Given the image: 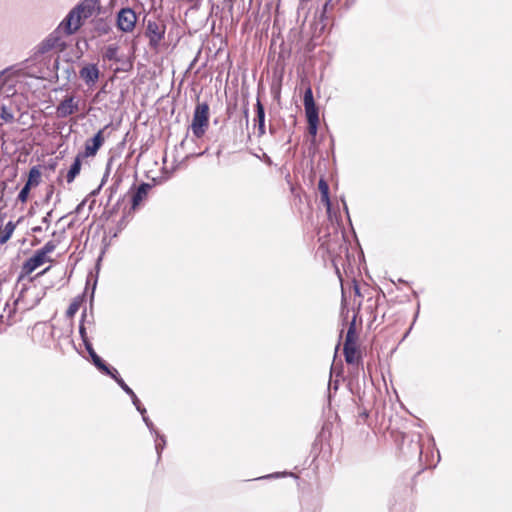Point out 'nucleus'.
<instances>
[{
	"label": "nucleus",
	"mask_w": 512,
	"mask_h": 512,
	"mask_svg": "<svg viewBox=\"0 0 512 512\" xmlns=\"http://www.w3.org/2000/svg\"><path fill=\"white\" fill-rule=\"evenodd\" d=\"M303 104H304V106L315 104V100H314V97H313V92H312V89L310 87H308L305 90V92H304Z\"/></svg>",
	"instance_id": "nucleus-37"
},
{
	"label": "nucleus",
	"mask_w": 512,
	"mask_h": 512,
	"mask_svg": "<svg viewBox=\"0 0 512 512\" xmlns=\"http://www.w3.org/2000/svg\"><path fill=\"white\" fill-rule=\"evenodd\" d=\"M307 124H308V133L312 137L315 138L317 135V131H318L319 121L307 122Z\"/></svg>",
	"instance_id": "nucleus-41"
},
{
	"label": "nucleus",
	"mask_w": 512,
	"mask_h": 512,
	"mask_svg": "<svg viewBox=\"0 0 512 512\" xmlns=\"http://www.w3.org/2000/svg\"><path fill=\"white\" fill-rule=\"evenodd\" d=\"M269 131H270V133H271V134H274L275 129H274L273 127H271V126H270V127H269Z\"/></svg>",
	"instance_id": "nucleus-64"
},
{
	"label": "nucleus",
	"mask_w": 512,
	"mask_h": 512,
	"mask_svg": "<svg viewBox=\"0 0 512 512\" xmlns=\"http://www.w3.org/2000/svg\"><path fill=\"white\" fill-rule=\"evenodd\" d=\"M318 189L320 192L321 202L326 207L327 213L330 215L332 209V203L329 196V185L324 178H321L318 182Z\"/></svg>",
	"instance_id": "nucleus-17"
},
{
	"label": "nucleus",
	"mask_w": 512,
	"mask_h": 512,
	"mask_svg": "<svg viewBox=\"0 0 512 512\" xmlns=\"http://www.w3.org/2000/svg\"><path fill=\"white\" fill-rule=\"evenodd\" d=\"M65 72L67 73V79H68V80L70 79L71 74H74V75H75V71H74V68H73L72 66H68V67L65 69Z\"/></svg>",
	"instance_id": "nucleus-50"
},
{
	"label": "nucleus",
	"mask_w": 512,
	"mask_h": 512,
	"mask_svg": "<svg viewBox=\"0 0 512 512\" xmlns=\"http://www.w3.org/2000/svg\"><path fill=\"white\" fill-rule=\"evenodd\" d=\"M54 193V187L53 186H49L48 190H47V193L45 195V198H44V202L47 203L50 201L52 195Z\"/></svg>",
	"instance_id": "nucleus-44"
},
{
	"label": "nucleus",
	"mask_w": 512,
	"mask_h": 512,
	"mask_svg": "<svg viewBox=\"0 0 512 512\" xmlns=\"http://www.w3.org/2000/svg\"><path fill=\"white\" fill-rule=\"evenodd\" d=\"M0 118L4 120L6 123H11L14 120V113L11 106L6 105L5 103L0 104Z\"/></svg>",
	"instance_id": "nucleus-28"
},
{
	"label": "nucleus",
	"mask_w": 512,
	"mask_h": 512,
	"mask_svg": "<svg viewBox=\"0 0 512 512\" xmlns=\"http://www.w3.org/2000/svg\"><path fill=\"white\" fill-rule=\"evenodd\" d=\"M304 108L307 122L319 121V110L316 103L313 105H306Z\"/></svg>",
	"instance_id": "nucleus-29"
},
{
	"label": "nucleus",
	"mask_w": 512,
	"mask_h": 512,
	"mask_svg": "<svg viewBox=\"0 0 512 512\" xmlns=\"http://www.w3.org/2000/svg\"><path fill=\"white\" fill-rule=\"evenodd\" d=\"M119 47L116 44H110L105 47L103 52V59L107 61L119 62L120 58L118 56Z\"/></svg>",
	"instance_id": "nucleus-23"
},
{
	"label": "nucleus",
	"mask_w": 512,
	"mask_h": 512,
	"mask_svg": "<svg viewBox=\"0 0 512 512\" xmlns=\"http://www.w3.org/2000/svg\"><path fill=\"white\" fill-rule=\"evenodd\" d=\"M40 242H41V240H40V239H38V238H34V239H33V241H32V243H31V245H32V246H36V245H38Z\"/></svg>",
	"instance_id": "nucleus-58"
},
{
	"label": "nucleus",
	"mask_w": 512,
	"mask_h": 512,
	"mask_svg": "<svg viewBox=\"0 0 512 512\" xmlns=\"http://www.w3.org/2000/svg\"><path fill=\"white\" fill-rule=\"evenodd\" d=\"M344 209L346 211L347 216L349 217L348 207L347 204L343 201Z\"/></svg>",
	"instance_id": "nucleus-61"
},
{
	"label": "nucleus",
	"mask_w": 512,
	"mask_h": 512,
	"mask_svg": "<svg viewBox=\"0 0 512 512\" xmlns=\"http://www.w3.org/2000/svg\"><path fill=\"white\" fill-rule=\"evenodd\" d=\"M152 436L154 438L155 450L157 453V460L159 461L161 459V454L166 447V443H167L166 437L164 434H162L160 432H157Z\"/></svg>",
	"instance_id": "nucleus-25"
},
{
	"label": "nucleus",
	"mask_w": 512,
	"mask_h": 512,
	"mask_svg": "<svg viewBox=\"0 0 512 512\" xmlns=\"http://www.w3.org/2000/svg\"><path fill=\"white\" fill-rule=\"evenodd\" d=\"M328 21L327 13L320 11L317 16V20L315 22V30L319 31V34H322L326 28Z\"/></svg>",
	"instance_id": "nucleus-31"
},
{
	"label": "nucleus",
	"mask_w": 512,
	"mask_h": 512,
	"mask_svg": "<svg viewBox=\"0 0 512 512\" xmlns=\"http://www.w3.org/2000/svg\"><path fill=\"white\" fill-rule=\"evenodd\" d=\"M87 331H88V329L85 326L84 322L80 321V323H79V334H80L81 340H82V342H83L85 347L88 344H92L90 339H89V337H88Z\"/></svg>",
	"instance_id": "nucleus-33"
},
{
	"label": "nucleus",
	"mask_w": 512,
	"mask_h": 512,
	"mask_svg": "<svg viewBox=\"0 0 512 512\" xmlns=\"http://www.w3.org/2000/svg\"><path fill=\"white\" fill-rule=\"evenodd\" d=\"M93 30L98 36L107 35L112 30L110 22L105 18H96L93 21Z\"/></svg>",
	"instance_id": "nucleus-19"
},
{
	"label": "nucleus",
	"mask_w": 512,
	"mask_h": 512,
	"mask_svg": "<svg viewBox=\"0 0 512 512\" xmlns=\"http://www.w3.org/2000/svg\"><path fill=\"white\" fill-rule=\"evenodd\" d=\"M390 512H413V505L409 501L394 503L390 508Z\"/></svg>",
	"instance_id": "nucleus-30"
},
{
	"label": "nucleus",
	"mask_w": 512,
	"mask_h": 512,
	"mask_svg": "<svg viewBox=\"0 0 512 512\" xmlns=\"http://www.w3.org/2000/svg\"><path fill=\"white\" fill-rule=\"evenodd\" d=\"M96 285H97V278L94 280V283H93V286H92L91 302L93 301V298H94V292H95V289H96ZM80 321L84 322L85 326L87 327V329L90 332H93L95 330L96 324H95L94 314H93L92 310L88 314L87 313V308H84V310L82 311V314H81Z\"/></svg>",
	"instance_id": "nucleus-16"
},
{
	"label": "nucleus",
	"mask_w": 512,
	"mask_h": 512,
	"mask_svg": "<svg viewBox=\"0 0 512 512\" xmlns=\"http://www.w3.org/2000/svg\"><path fill=\"white\" fill-rule=\"evenodd\" d=\"M128 177H129V174H128L127 168L119 166L116 169V171L112 177V184L107 189V191L109 192L108 202H110L112 200L113 195L118 191L123 180Z\"/></svg>",
	"instance_id": "nucleus-15"
},
{
	"label": "nucleus",
	"mask_w": 512,
	"mask_h": 512,
	"mask_svg": "<svg viewBox=\"0 0 512 512\" xmlns=\"http://www.w3.org/2000/svg\"><path fill=\"white\" fill-rule=\"evenodd\" d=\"M152 186V184L146 182H142L138 187H136L135 182L132 184L129 189V193H131V209L135 210L141 204Z\"/></svg>",
	"instance_id": "nucleus-12"
},
{
	"label": "nucleus",
	"mask_w": 512,
	"mask_h": 512,
	"mask_svg": "<svg viewBox=\"0 0 512 512\" xmlns=\"http://www.w3.org/2000/svg\"><path fill=\"white\" fill-rule=\"evenodd\" d=\"M142 420L145 423V425L147 426L151 435H154L155 433L159 432L158 429L155 427V425L153 424V422L150 420V418L148 416H144L142 418Z\"/></svg>",
	"instance_id": "nucleus-39"
},
{
	"label": "nucleus",
	"mask_w": 512,
	"mask_h": 512,
	"mask_svg": "<svg viewBox=\"0 0 512 512\" xmlns=\"http://www.w3.org/2000/svg\"><path fill=\"white\" fill-rule=\"evenodd\" d=\"M82 10V5H76L63 21L58 26V29L64 32L67 36L74 34L81 26V18L80 11Z\"/></svg>",
	"instance_id": "nucleus-5"
},
{
	"label": "nucleus",
	"mask_w": 512,
	"mask_h": 512,
	"mask_svg": "<svg viewBox=\"0 0 512 512\" xmlns=\"http://www.w3.org/2000/svg\"><path fill=\"white\" fill-rule=\"evenodd\" d=\"M330 6H331V0H328V1H326V2L324 3V5L322 6V10H321V11H322V12L327 13L328 8H329Z\"/></svg>",
	"instance_id": "nucleus-53"
},
{
	"label": "nucleus",
	"mask_w": 512,
	"mask_h": 512,
	"mask_svg": "<svg viewBox=\"0 0 512 512\" xmlns=\"http://www.w3.org/2000/svg\"><path fill=\"white\" fill-rule=\"evenodd\" d=\"M41 178V171L38 166H33L28 173V178L25 182L29 187H35L39 185Z\"/></svg>",
	"instance_id": "nucleus-22"
},
{
	"label": "nucleus",
	"mask_w": 512,
	"mask_h": 512,
	"mask_svg": "<svg viewBox=\"0 0 512 512\" xmlns=\"http://www.w3.org/2000/svg\"><path fill=\"white\" fill-rule=\"evenodd\" d=\"M57 242H54L53 240H50L48 241L47 243H45V245L38 249L40 252H42L45 256H48L49 253H52L56 247H57Z\"/></svg>",
	"instance_id": "nucleus-35"
},
{
	"label": "nucleus",
	"mask_w": 512,
	"mask_h": 512,
	"mask_svg": "<svg viewBox=\"0 0 512 512\" xmlns=\"http://www.w3.org/2000/svg\"><path fill=\"white\" fill-rule=\"evenodd\" d=\"M108 172H104L103 177L101 179V183L99 185H102V187L106 184L108 178H109Z\"/></svg>",
	"instance_id": "nucleus-52"
},
{
	"label": "nucleus",
	"mask_w": 512,
	"mask_h": 512,
	"mask_svg": "<svg viewBox=\"0 0 512 512\" xmlns=\"http://www.w3.org/2000/svg\"><path fill=\"white\" fill-rule=\"evenodd\" d=\"M345 311H346V314L349 312L348 309L346 308V297H345L344 289L342 288L341 314L344 315Z\"/></svg>",
	"instance_id": "nucleus-42"
},
{
	"label": "nucleus",
	"mask_w": 512,
	"mask_h": 512,
	"mask_svg": "<svg viewBox=\"0 0 512 512\" xmlns=\"http://www.w3.org/2000/svg\"><path fill=\"white\" fill-rule=\"evenodd\" d=\"M208 126L209 104L207 102L197 103L193 112L192 123L190 125L193 136L198 139L203 137Z\"/></svg>",
	"instance_id": "nucleus-3"
},
{
	"label": "nucleus",
	"mask_w": 512,
	"mask_h": 512,
	"mask_svg": "<svg viewBox=\"0 0 512 512\" xmlns=\"http://www.w3.org/2000/svg\"><path fill=\"white\" fill-rule=\"evenodd\" d=\"M113 158H109L105 167V172H108L110 174L111 172V166H112Z\"/></svg>",
	"instance_id": "nucleus-51"
},
{
	"label": "nucleus",
	"mask_w": 512,
	"mask_h": 512,
	"mask_svg": "<svg viewBox=\"0 0 512 512\" xmlns=\"http://www.w3.org/2000/svg\"><path fill=\"white\" fill-rule=\"evenodd\" d=\"M100 74V70L95 63L85 64L79 71L80 78L89 88L96 85L100 78Z\"/></svg>",
	"instance_id": "nucleus-11"
},
{
	"label": "nucleus",
	"mask_w": 512,
	"mask_h": 512,
	"mask_svg": "<svg viewBox=\"0 0 512 512\" xmlns=\"http://www.w3.org/2000/svg\"><path fill=\"white\" fill-rule=\"evenodd\" d=\"M339 382L336 380L334 382H329V389L333 388L335 391L338 389Z\"/></svg>",
	"instance_id": "nucleus-54"
},
{
	"label": "nucleus",
	"mask_w": 512,
	"mask_h": 512,
	"mask_svg": "<svg viewBox=\"0 0 512 512\" xmlns=\"http://www.w3.org/2000/svg\"><path fill=\"white\" fill-rule=\"evenodd\" d=\"M207 150H208V149H205V150H204V151H202V152L196 153V154H195V156H197V157L202 156V155H204V154H206V153H207Z\"/></svg>",
	"instance_id": "nucleus-59"
},
{
	"label": "nucleus",
	"mask_w": 512,
	"mask_h": 512,
	"mask_svg": "<svg viewBox=\"0 0 512 512\" xmlns=\"http://www.w3.org/2000/svg\"><path fill=\"white\" fill-rule=\"evenodd\" d=\"M103 132L104 129H100L93 137L87 139L84 145V151L78 154L83 158L95 156L104 143Z\"/></svg>",
	"instance_id": "nucleus-10"
},
{
	"label": "nucleus",
	"mask_w": 512,
	"mask_h": 512,
	"mask_svg": "<svg viewBox=\"0 0 512 512\" xmlns=\"http://www.w3.org/2000/svg\"><path fill=\"white\" fill-rule=\"evenodd\" d=\"M374 321H376V315H375V314H373V318H372L371 323L369 324V327H371V325H372V323H373Z\"/></svg>",
	"instance_id": "nucleus-63"
},
{
	"label": "nucleus",
	"mask_w": 512,
	"mask_h": 512,
	"mask_svg": "<svg viewBox=\"0 0 512 512\" xmlns=\"http://www.w3.org/2000/svg\"><path fill=\"white\" fill-rule=\"evenodd\" d=\"M101 189H102V185H99L96 189L91 191L90 196H97L100 193Z\"/></svg>",
	"instance_id": "nucleus-55"
},
{
	"label": "nucleus",
	"mask_w": 512,
	"mask_h": 512,
	"mask_svg": "<svg viewBox=\"0 0 512 512\" xmlns=\"http://www.w3.org/2000/svg\"><path fill=\"white\" fill-rule=\"evenodd\" d=\"M256 118L255 121L258 126V136L261 137L265 134V108L259 99L255 104Z\"/></svg>",
	"instance_id": "nucleus-18"
},
{
	"label": "nucleus",
	"mask_w": 512,
	"mask_h": 512,
	"mask_svg": "<svg viewBox=\"0 0 512 512\" xmlns=\"http://www.w3.org/2000/svg\"><path fill=\"white\" fill-rule=\"evenodd\" d=\"M187 137H188V133H186L185 138L181 141L180 146H183L185 144Z\"/></svg>",
	"instance_id": "nucleus-62"
},
{
	"label": "nucleus",
	"mask_w": 512,
	"mask_h": 512,
	"mask_svg": "<svg viewBox=\"0 0 512 512\" xmlns=\"http://www.w3.org/2000/svg\"><path fill=\"white\" fill-rule=\"evenodd\" d=\"M17 223L8 221L4 228H0V244L6 243L12 236Z\"/></svg>",
	"instance_id": "nucleus-24"
},
{
	"label": "nucleus",
	"mask_w": 512,
	"mask_h": 512,
	"mask_svg": "<svg viewBox=\"0 0 512 512\" xmlns=\"http://www.w3.org/2000/svg\"><path fill=\"white\" fill-rule=\"evenodd\" d=\"M368 416H369V413L366 409H364L362 412L359 413L360 418L366 419V418H368Z\"/></svg>",
	"instance_id": "nucleus-56"
},
{
	"label": "nucleus",
	"mask_w": 512,
	"mask_h": 512,
	"mask_svg": "<svg viewBox=\"0 0 512 512\" xmlns=\"http://www.w3.org/2000/svg\"><path fill=\"white\" fill-rule=\"evenodd\" d=\"M87 353L90 356L91 362L93 365L104 375L109 376L110 378L114 379L116 376H118L119 372L118 370L106 363L94 350L92 344H88L85 347Z\"/></svg>",
	"instance_id": "nucleus-8"
},
{
	"label": "nucleus",
	"mask_w": 512,
	"mask_h": 512,
	"mask_svg": "<svg viewBox=\"0 0 512 512\" xmlns=\"http://www.w3.org/2000/svg\"><path fill=\"white\" fill-rule=\"evenodd\" d=\"M137 19V15L132 8L124 7L117 13L116 26L120 31L129 33L134 30Z\"/></svg>",
	"instance_id": "nucleus-6"
},
{
	"label": "nucleus",
	"mask_w": 512,
	"mask_h": 512,
	"mask_svg": "<svg viewBox=\"0 0 512 512\" xmlns=\"http://www.w3.org/2000/svg\"><path fill=\"white\" fill-rule=\"evenodd\" d=\"M165 26L158 24L156 21L149 20L146 28V36L149 38V44L152 47L157 46L164 38Z\"/></svg>",
	"instance_id": "nucleus-13"
},
{
	"label": "nucleus",
	"mask_w": 512,
	"mask_h": 512,
	"mask_svg": "<svg viewBox=\"0 0 512 512\" xmlns=\"http://www.w3.org/2000/svg\"><path fill=\"white\" fill-rule=\"evenodd\" d=\"M85 204H86V199H84L82 202H80V203L76 206V208H75V210L73 211V213L79 214V213L82 211V209L84 208Z\"/></svg>",
	"instance_id": "nucleus-47"
},
{
	"label": "nucleus",
	"mask_w": 512,
	"mask_h": 512,
	"mask_svg": "<svg viewBox=\"0 0 512 512\" xmlns=\"http://www.w3.org/2000/svg\"><path fill=\"white\" fill-rule=\"evenodd\" d=\"M288 476L297 478V475H295L294 473L283 471V472H274V473H271V474H267V475L258 477L255 480L278 479V478L288 477Z\"/></svg>",
	"instance_id": "nucleus-32"
},
{
	"label": "nucleus",
	"mask_w": 512,
	"mask_h": 512,
	"mask_svg": "<svg viewBox=\"0 0 512 512\" xmlns=\"http://www.w3.org/2000/svg\"><path fill=\"white\" fill-rule=\"evenodd\" d=\"M356 317L357 314L355 313L349 323L343 345L344 358L349 365L358 364L361 360V354L357 348Z\"/></svg>",
	"instance_id": "nucleus-2"
},
{
	"label": "nucleus",
	"mask_w": 512,
	"mask_h": 512,
	"mask_svg": "<svg viewBox=\"0 0 512 512\" xmlns=\"http://www.w3.org/2000/svg\"><path fill=\"white\" fill-rule=\"evenodd\" d=\"M410 447H411V450L413 452V456H416L418 457V459H421V456H422V445L420 443V440L417 439L416 441H411L410 442Z\"/></svg>",
	"instance_id": "nucleus-34"
},
{
	"label": "nucleus",
	"mask_w": 512,
	"mask_h": 512,
	"mask_svg": "<svg viewBox=\"0 0 512 512\" xmlns=\"http://www.w3.org/2000/svg\"><path fill=\"white\" fill-rule=\"evenodd\" d=\"M122 200H123V197L118 199V201L115 203V205L112 207V209L110 211L111 214L115 213L119 209L120 203Z\"/></svg>",
	"instance_id": "nucleus-49"
},
{
	"label": "nucleus",
	"mask_w": 512,
	"mask_h": 512,
	"mask_svg": "<svg viewBox=\"0 0 512 512\" xmlns=\"http://www.w3.org/2000/svg\"><path fill=\"white\" fill-rule=\"evenodd\" d=\"M61 33L62 32L58 28L53 31L44 41H42L40 51L45 53L53 48H59L61 50L65 49L66 43L62 40Z\"/></svg>",
	"instance_id": "nucleus-14"
},
{
	"label": "nucleus",
	"mask_w": 512,
	"mask_h": 512,
	"mask_svg": "<svg viewBox=\"0 0 512 512\" xmlns=\"http://www.w3.org/2000/svg\"><path fill=\"white\" fill-rule=\"evenodd\" d=\"M52 213H53V210L51 209L50 211H48L46 213V215L42 218V223L43 224H46V226L48 227L49 224H50V217L52 216Z\"/></svg>",
	"instance_id": "nucleus-45"
},
{
	"label": "nucleus",
	"mask_w": 512,
	"mask_h": 512,
	"mask_svg": "<svg viewBox=\"0 0 512 512\" xmlns=\"http://www.w3.org/2000/svg\"><path fill=\"white\" fill-rule=\"evenodd\" d=\"M98 3V0H85L78 5H82V10L80 11V18L83 16L84 18L91 17L93 14V10L95 5Z\"/></svg>",
	"instance_id": "nucleus-27"
},
{
	"label": "nucleus",
	"mask_w": 512,
	"mask_h": 512,
	"mask_svg": "<svg viewBox=\"0 0 512 512\" xmlns=\"http://www.w3.org/2000/svg\"><path fill=\"white\" fill-rule=\"evenodd\" d=\"M50 261V257L45 256L42 252L36 250L35 253L23 263L17 279V284L25 281L26 278L30 277V274L33 271L42 266L44 263Z\"/></svg>",
	"instance_id": "nucleus-4"
},
{
	"label": "nucleus",
	"mask_w": 512,
	"mask_h": 512,
	"mask_svg": "<svg viewBox=\"0 0 512 512\" xmlns=\"http://www.w3.org/2000/svg\"><path fill=\"white\" fill-rule=\"evenodd\" d=\"M82 159L83 157L77 154L66 174L67 183H72L75 180V178L79 175L82 166Z\"/></svg>",
	"instance_id": "nucleus-20"
},
{
	"label": "nucleus",
	"mask_w": 512,
	"mask_h": 512,
	"mask_svg": "<svg viewBox=\"0 0 512 512\" xmlns=\"http://www.w3.org/2000/svg\"><path fill=\"white\" fill-rule=\"evenodd\" d=\"M353 289L356 296H361L360 287L356 280H353Z\"/></svg>",
	"instance_id": "nucleus-48"
},
{
	"label": "nucleus",
	"mask_w": 512,
	"mask_h": 512,
	"mask_svg": "<svg viewBox=\"0 0 512 512\" xmlns=\"http://www.w3.org/2000/svg\"><path fill=\"white\" fill-rule=\"evenodd\" d=\"M50 267L45 268L41 272L37 273L34 277H28L25 281H22L18 285H20V291L17 298V302H22L27 306V308H34L38 305L41 299L45 295V291L42 288L37 287L34 284V280L37 277L44 275Z\"/></svg>",
	"instance_id": "nucleus-1"
},
{
	"label": "nucleus",
	"mask_w": 512,
	"mask_h": 512,
	"mask_svg": "<svg viewBox=\"0 0 512 512\" xmlns=\"http://www.w3.org/2000/svg\"><path fill=\"white\" fill-rule=\"evenodd\" d=\"M52 236L54 237L53 241L54 242H57V245H59L64 239H65V236H66V230L65 229H62L61 231L57 232V231H54L52 233Z\"/></svg>",
	"instance_id": "nucleus-40"
},
{
	"label": "nucleus",
	"mask_w": 512,
	"mask_h": 512,
	"mask_svg": "<svg viewBox=\"0 0 512 512\" xmlns=\"http://www.w3.org/2000/svg\"><path fill=\"white\" fill-rule=\"evenodd\" d=\"M136 410L141 414L142 418L146 415V408L142 405L141 401L139 400V403L137 405H134Z\"/></svg>",
	"instance_id": "nucleus-43"
},
{
	"label": "nucleus",
	"mask_w": 512,
	"mask_h": 512,
	"mask_svg": "<svg viewBox=\"0 0 512 512\" xmlns=\"http://www.w3.org/2000/svg\"><path fill=\"white\" fill-rule=\"evenodd\" d=\"M84 301V295L75 297L66 310V317L72 318L79 310Z\"/></svg>",
	"instance_id": "nucleus-26"
},
{
	"label": "nucleus",
	"mask_w": 512,
	"mask_h": 512,
	"mask_svg": "<svg viewBox=\"0 0 512 512\" xmlns=\"http://www.w3.org/2000/svg\"><path fill=\"white\" fill-rule=\"evenodd\" d=\"M304 501H305V498L302 499L301 503L303 504ZM311 506H312V508L310 511H306L305 508L302 506V512H319L320 507H321L320 500L311 497Z\"/></svg>",
	"instance_id": "nucleus-38"
},
{
	"label": "nucleus",
	"mask_w": 512,
	"mask_h": 512,
	"mask_svg": "<svg viewBox=\"0 0 512 512\" xmlns=\"http://www.w3.org/2000/svg\"><path fill=\"white\" fill-rule=\"evenodd\" d=\"M79 110V101L74 95H66L56 106V115L58 118H66Z\"/></svg>",
	"instance_id": "nucleus-9"
},
{
	"label": "nucleus",
	"mask_w": 512,
	"mask_h": 512,
	"mask_svg": "<svg viewBox=\"0 0 512 512\" xmlns=\"http://www.w3.org/2000/svg\"><path fill=\"white\" fill-rule=\"evenodd\" d=\"M120 388L131 398L132 404L137 405L139 403V398L134 393V391L126 384V382L123 380V378L118 374L116 378L113 379Z\"/></svg>",
	"instance_id": "nucleus-21"
},
{
	"label": "nucleus",
	"mask_w": 512,
	"mask_h": 512,
	"mask_svg": "<svg viewBox=\"0 0 512 512\" xmlns=\"http://www.w3.org/2000/svg\"><path fill=\"white\" fill-rule=\"evenodd\" d=\"M127 225L126 216H123L117 223L118 230L121 231Z\"/></svg>",
	"instance_id": "nucleus-46"
},
{
	"label": "nucleus",
	"mask_w": 512,
	"mask_h": 512,
	"mask_svg": "<svg viewBox=\"0 0 512 512\" xmlns=\"http://www.w3.org/2000/svg\"><path fill=\"white\" fill-rule=\"evenodd\" d=\"M31 230H32L33 233H40L42 231V227L41 226H35Z\"/></svg>",
	"instance_id": "nucleus-57"
},
{
	"label": "nucleus",
	"mask_w": 512,
	"mask_h": 512,
	"mask_svg": "<svg viewBox=\"0 0 512 512\" xmlns=\"http://www.w3.org/2000/svg\"><path fill=\"white\" fill-rule=\"evenodd\" d=\"M419 308H420V304L418 303L417 304V311H416V314H415V317H414V321L416 320V318L418 317V314H419Z\"/></svg>",
	"instance_id": "nucleus-60"
},
{
	"label": "nucleus",
	"mask_w": 512,
	"mask_h": 512,
	"mask_svg": "<svg viewBox=\"0 0 512 512\" xmlns=\"http://www.w3.org/2000/svg\"><path fill=\"white\" fill-rule=\"evenodd\" d=\"M87 353L90 356L91 362L93 365L104 375L109 376L110 378L114 379L116 376H118L119 372L118 370L106 363L94 350L92 344H88L85 347Z\"/></svg>",
	"instance_id": "nucleus-7"
},
{
	"label": "nucleus",
	"mask_w": 512,
	"mask_h": 512,
	"mask_svg": "<svg viewBox=\"0 0 512 512\" xmlns=\"http://www.w3.org/2000/svg\"><path fill=\"white\" fill-rule=\"evenodd\" d=\"M30 190H31V187L24 184V186L21 188V190L18 194V197H17L18 201H20L21 203H25L29 197Z\"/></svg>",
	"instance_id": "nucleus-36"
}]
</instances>
